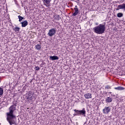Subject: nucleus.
<instances>
[{
  "instance_id": "obj_11",
  "label": "nucleus",
  "mask_w": 125,
  "mask_h": 125,
  "mask_svg": "<svg viewBox=\"0 0 125 125\" xmlns=\"http://www.w3.org/2000/svg\"><path fill=\"white\" fill-rule=\"evenodd\" d=\"M50 60H52V61H53L54 60H58L59 59V57L57 56H51L49 57Z\"/></svg>"
},
{
  "instance_id": "obj_8",
  "label": "nucleus",
  "mask_w": 125,
  "mask_h": 125,
  "mask_svg": "<svg viewBox=\"0 0 125 125\" xmlns=\"http://www.w3.org/2000/svg\"><path fill=\"white\" fill-rule=\"evenodd\" d=\"M74 13L72 14V16H77V15L79 14V12H80L79 8H78V6H75V7L74 8Z\"/></svg>"
},
{
  "instance_id": "obj_20",
  "label": "nucleus",
  "mask_w": 125,
  "mask_h": 125,
  "mask_svg": "<svg viewBox=\"0 0 125 125\" xmlns=\"http://www.w3.org/2000/svg\"><path fill=\"white\" fill-rule=\"evenodd\" d=\"M105 89H111V86L109 85H106L105 87Z\"/></svg>"
},
{
  "instance_id": "obj_19",
  "label": "nucleus",
  "mask_w": 125,
  "mask_h": 125,
  "mask_svg": "<svg viewBox=\"0 0 125 125\" xmlns=\"http://www.w3.org/2000/svg\"><path fill=\"white\" fill-rule=\"evenodd\" d=\"M2 94H3V89L0 87V96L2 95Z\"/></svg>"
},
{
  "instance_id": "obj_21",
  "label": "nucleus",
  "mask_w": 125,
  "mask_h": 125,
  "mask_svg": "<svg viewBox=\"0 0 125 125\" xmlns=\"http://www.w3.org/2000/svg\"><path fill=\"white\" fill-rule=\"evenodd\" d=\"M35 69H36V71H39V70H40V67L39 66H36L35 67Z\"/></svg>"
},
{
  "instance_id": "obj_1",
  "label": "nucleus",
  "mask_w": 125,
  "mask_h": 125,
  "mask_svg": "<svg viewBox=\"0 0 125 125\" xmlns=\"http://www.w3.org/2000/svg\"><path fill=\"white\" fill-rule=\"evenodd\" d=\"M16 111V104H13L9 107V112L6 113V120L10 125H17L16 115L14 112Z\"/></svg>"
},
{
  "instance_id": "obj_7",
  "label": "nucleus",
  "mask_w": 125,
  "mask_h": 125,
  "mask_svg": "<svg viewBox=\"0 0 125 125\" xmlns=\"http://www.w3.org/2000/svg\"><path fill=\"white\" fill-rule=\"evenodd\" d=\"M51 0H42V1L44 5H45L46 7H48L49 6L48 4L50 3V2H51Z\"/></svg>"
},
{
  "instance_id": "obj_13",
  "label": "nucleus",
  "mask_w": 125,
  "mask_h": 125,
  "mask_svg": "<svg viewBox=\"0 0 125 125\" xmlns=\"http://www.w3.org/2000/svg\"><path fill=\"white\" fill-rule=\"evenodd\" d=\"M105 101H106V102H107V103H111V102H112L113 101V98H112L110 97H108L105 99Z\"/></svg>"
},
{
  "instance_id": "obj_17",
  "label": "nucleus",
  "mask_w": 125,
  "mask_h": 125,
  "mask_svg": "<svg viewBox=\"0 0 125 125\" xmlns=\"http://www.w3.org/2000/svg\"><path fill=\"white\" fill-rule=\"evenodd\" d=\"M124 16V14L122 13H118L117 14V17H118L119 18H121V17H123V16Z\"/></svg>"
},
{
  "instance_id": "obj_9",
  "label": "nucleus",
  "mask_w": 125,
  "mask_h": 125,
  "mask_svg": "<svg viewBox=\"0 0 125 125\" xmlns=\"http://www.w3.org/2000/svg\"><path fill=\"white\" fill-rule=\"evenodd\" d=\"M120 9H124V10H125V3L118 5L116 10H120Z\"/></svg>"
},
{
  "instance_id": "obj_24",
  "label": "nucleus",
  "mask_w": 125,
  "mask_h": 125,
  "mask_svg": "<svg viewBox=\"0 0 125 125\" xmlns=\"http://www.w3.org/2000/svg\"><path fill=\"white\" fill-rule=\"evenodd\" d=\"M96 25H98V23H97V24H96Z\"/></svg>"
},
{
  "instance_id": "obj_18",
  "label": "nucleus",
  "mask_w": 125,
  "mask_h": 125,
  "mask_svg": "<svg viewBox=\"0 0 125 125\" xmlns=\"http://www.w3.org/2000/svg\"><path fill=\"white\" fill-rule=\"evenodd\" d=\"M18 18L19 19V22H21V21H22V20H23V19H24V18L21 16H18Z\"/></svg>"
},
{
  "instance_id": "obj_16",
  "label": "nucleus",
  "mask_w": 125,
  "mask_h": 125,
  "mask_svg": "<svg viewBox=\"0 0 125 125\" xmlns=\"http://www.w3.org/2000/svg\"><path fill=\"white\" fill-rule=\"evenodd\" d=\"M13 30L15 31V32H20V28L19 27H15V28H13Z\"/></svg>"
},
{
  "instance_id": "obj_22",
  "label": "nucleus",
  "mask_w": 125,
  "mask_h": 125,
  "mask_svg": "<svg viewBox=\"0 0 125 125\" xmlns=\"http://www.w3.org/2000/svg\"><path fill=\"white\" fill-rule=\"evenodd\" d=\"M58 20H59V15L58 16Z\"/></svg>"
},
{
  "instance_id": "obj_6",
  "label": "nucleus",
  "mask_w": 125,
  "mask_h": 125,
  "mask_svg": "<svg viewBox=\"0 0 125 125\" xmlns=\"http://www.w3.org/2000/svg\"><path fill=\"white\" fill-rule=\"evenodd\" d=\"M33 98H34V96H33V92L29 91L28 96H26V99L29 101L33 100Z\"/></svg>"
},
{
  "instance_id": "obj_3",
  "label": "nucleus",
  "mask_w": 125,
  "mask_h": 125,
  "mask_svg": "<svg viewBox=\"0 0 125 125\" xmlns=\"http://www.w3.org/2000/svg\"><path fill=\"white\" fill-rule=\"evenodd\" d=\"M75 113L74 116H83V117H85V114H86V111H85V109L83 108L82 110H74Z\"/></svg>"
},
{
  "instance_id": "obj_15",
  "label": "nucleus",
  "mask_w": 125,
  "mask_h": 125,
  "mask_svg": "<svg viewBox=\"0 0 125 125\" xmlns=\"http://www.w3.org/2000/svg\"><path fill=\"white\" fill-rule=\"evenodd\" d=\"M36 47V49H37V50H41V48H42V46L41 45V44H37L35 46Z\"/></svg>"
},
{
  "instance_id": "obj_5",
  "label": "nucleus",
  "mask_w": 125,
  "mask_h": 125,
  "mask_svg": "<svg viewBox=\"0 0 125 125\" xmlns=\"http://www.w3.org/2000/svg\"><path fill=\"white\" fill-rule=\"evenodd\" d=\"M104 114H109L111 112V107L110 106H105L103 110Z\"/></svg>"
},
{
  "instance_id": "obj_10",
  "label": "nucleus",
  "mask_w": 125,
  "mask_h": 125,
  "mask_svg": "<svg viewBox=\"0 0 125 125\" xmlns=\"http://www.w3.org/2000/svg\"><path fill=\"white\" fill-rule=\"evenodd\" d=\"M84 97L86 99H89L92 98V95L91 93H88L84 94Z\"/></svg>"
},
{
  "instance_id": "obj_14",
  "label": "nucleus",
  "mask_w": 125,
  "mask_h": 125,
  "mask_svg": "<svg viewBox=\"0 0 125 125\" xmlns=\"http://www.w3.org/2000/svg\"><path fill=\"white\" fill-rule=\"evenodd\" d=\"M114 89H116L117 90H124V89H125V88L122 86H118L117 87H115Z\"/></svg>"
},
{
  "instance_id": "obj_2",
  "label": "nucleus",
  "mask_w": 125,
  "mask_h": 125,
  "mask_svg": "<svg viewBox=\"0 0 125 125\" xmlns=\"http://www.w3.org/2000/svg\"><path fill=\"white\" fill-rule=\"evenodd\" d=\"M93 30L96 34L101 35L105 33L106 27H105V24H100L99 25L94 27Z\"/></svg>"
},
{
  "instance_id": "obj_12",
  "label": "nucleus",
  "mask_w": 125,
  "mask_h": 125,
  "mask_svg": "<svg viewBox=\"0 0 125 125\" xmlns=\"http://www.w3.org/2000/svg\"><path fill=\"white\" fill-rule=\"evenodd\" d=\"M21 27H25L28 26V21L26 20L24 21L23 22H21Z\"/></svg>"
},
{
  "instance_id": "obj_23",
  "label": "nucleus",
  "mask_w": 125,
  "mask_h": 125,
  "mask_svg": "<svg viewBox=\"0 0 125 125\" xmlns=\"http://www.w3.org/2000/svg\"><path fill=\"white\" fill-rule=\"evenodd\" d=\"M108 93H109V94H111V93H112V92H108Z\"/></svg>"
},
{
  "instance_id": "obj_4",
  "label": "nucleus",
  "mask_w": 125,
  "mask_h": 125,
  "mask_svg": "<svg viewBox=\"0 0 125 125\" xmlns=\"http://www.w3.org/2000/svg\"><path fill=\"white\" fill-rule=\"evenodd\" d=\"M55 34H56V29L55 28H52L49 30L48 36L49 37H53Z\"/></svg>"
}]
</instances>
